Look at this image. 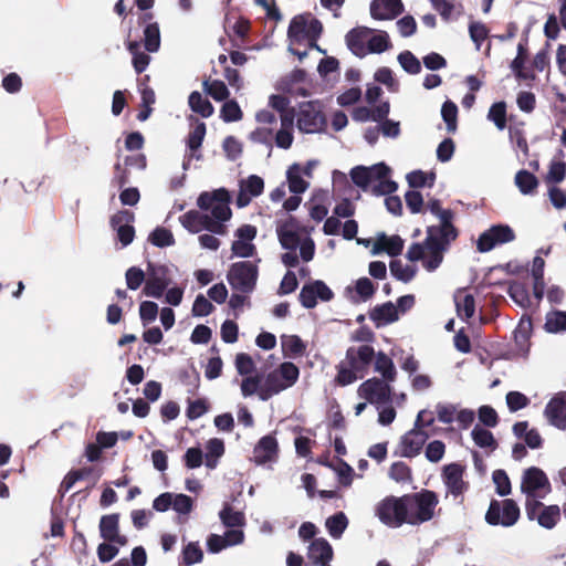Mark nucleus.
Returning <instances> with one entry per match:
<instances>
[{
    "label": "nucleus",
    "instance_id": "f257e3e1",
    "mask_svg": "<svg viewBox=\"0 0 566 566\" xmlns=\"http://www.w3.org/2000/svg\"><path fill=\"white\" fill-rule=\"evenodd\" d=\"M231 197L226 188H219L212 192L203 191L199 195L197 205L201 210L211 209L212 217L203 214L202 230L212 233L223 234L224 226L221 222L228 221L232 211L229 207Z\"/></svg>",
    "mask_w": 566,
    "mask_h": 566
},
{
    "label": "nucleus",
    "instance_id": "f03ea898",
    "mask_svg": "<svg viewBox=\"0 0 566 566\" xmlns=\"http://www.w3.org/2000/svg\"><path fill=\"white\" fill-rule=\"evenodd\" d=\"M405 501L409 511V525H420L431 521L439 504L438 494L428 489L405 494Z\"/></svg>",
    "mask_w": 566,
    "mask_h": 566
},
{
    "label": "nucleus",
    "instance_id": "7ed1b4c3",
    "mask_svg": "<svg viewBox=\"0 0 566 566\" xmlns=\"http://www.w3.org/2000/svg\"><path fill=\"white\" fill-rule=\"evenodd\" d=\"M375 514L382 524L392 528L409 524L410 521L405 495L386 496L376 505Z\"/></svg>",
    "mask_w": 566,
    "mask_h": 566
},
{
    "label": "nucleus",
    "instance_id": "20e7f679",
    "mask_svg": "<svg viewBox=\"0 0 566 566\" xmlns=\"http://www.w3.org/2000/svg\"><path fill=\"white\" fill-rule=\"evenodd\" d=\"M258 276L256 264L251 261H240L230 266L227 280L232 290L250 294L255 289Z\"/></svg>",
    "mask_w": 566,
    "mask_h": 566
},
{
    "label": "nucleus",
    "instance_id": "39448f33",
    "mask_svg": "<svg viewBox=\"0 0 566 566\" xmlns=\"http://www.w3.org/2000/svg\"><path fill=\"white\" fill-rule=\"evenodd\" d=\"M520 514V507L514 500L499 501L493 499L485 513V522L492 526L510 527L518 521Z\"/></svg>",
    "mask_w": 566,
    "mask_h": 566
},
{
    "label": "nucleus",
    "instance_id": "423d86ee",
    "mask_svg": "<svg viewBox=\"0 0 566 566\" xmlns=\"http://www.w3.org/2000/svg\"><path fill=\"white\" fill-rule=\"evenodd\" d=\"M326 117L317 102L310 101L300 105L297 127L306 134L323 132L326 127Z\"/></svg>",
    "mask_w": 566,
    "mask_h": 566
},
{
    "label": "nucleus",
    "instance_id": "0eeeda50",
    "mask_svg": "<svg viewBox=\"0 0 566 566\" xmlns=\"http://www.w3.org/2000/svg\"><path fill=\"white\" fill-rule=\"evenodd\" d=\"M454 240L449 235L443 237L434 232H427V238L424 239L427 256L424 255L422 260L424 269L430 272L438 269L443 261V253Z\"/></svg>",
    "mask_w": 566,
    "mask_h": 566
},
{
    "label": "nucleus",
    "instance_id": "6e6552de",
    "mask_svg": "<svg viewBox=\"0 0 566 566\" xmlns=\"http://www.w3.org/2000/svg\"><path fill=\"white\" fill-rule=\"evenodd\" d=\"M170 283L169 269L166 265L147 262V280L143 289L146 296L160 298Z\"/></svg>",
    "mask_w": 566,
    "mask_h": 566
},
{
    "label": "nucleus",
    "instance_id": "1a4fd4ad",
    "mask_svg": "<svg viewBox=\"0 0 566 566\" xmlns=\"http://www.w3.org/2000/svg\"><path fill=\"white\" fill-rule=\"evenodd\" d=\"M521 491L526 496L544 497L552 491V486L546 473L542 469L531 467L523 472Z\"/></svg>",
    "mask_w": 566,
    "mask_h": 566
},
{
    "label": "nucleus",
    "instance_id": "9d476101",
    "mask_svg": "<svg viewBox=\"0 0 566 566\" xmlns=\"http://www.w3.org/2000/svg\"><path fill=\"white\" fill-rule=\"evenodd\" d=\"M358 396L371 405H384L391 401V387L386 381L373 377L358 387Z\"/></svg>",
    "mask_w": 566,
    "mask_h": 566
},
{
    "label": "nucleus",
    "instance_id": "9b49d317",
    "mask_svg": "<svg viewBox=\"0 0 566 566\" xmlns=\"http://www.w3.org/2000/svg\"><path fill=\"white\" fill-rule=\"evenodd\" d=\"M515 240L513 229L507 224H495L482 232L476 242L480 252H489L499 244L509 243Z\"/></svg>",
    "mask_w": 566,
    "mask_h": 566
},
{
    "label": "nucleus",
    "instance_id": "f8f14e48",
    "mask_svg": "<svg viewBox=\"0 0 566 566\" xmlns=\"http://www.w3.org/2000/svg\"><path fill=\"white\" fill-rule=\"evenodd\" d=\"M390 171L386 164L379 163L370 167L356 166L350 170L349 175L357 187L367 191L376 179L388 177Z\"/></svg>",
    "mask_w": 566,
    "mask_h": 566
},
{
    "label": "nucleus",
    "instance_id": "ddd939ff",
    "mask_svg": "<svg viewBox=\"0 0 566 566\" xmlns=\"http://www.w3.org/2000/svg\"><path fill=\"white\" fill-rule=\"evenodd\" d=\"M428 208L433 214L439 217L440 224L428 227L427 232H434L442 234L443 237L449 235L451 239H457L459 231L452 223L454 217L453 211L450 209H442L440 200L438 199L429 200Z\"/></svg>",
    "mask_w": 566,
    "mask_h": 566
},
{
    "label": "nucleus",
    "instance_id": "4468645a",
    "mask_svg": "<svg viewBox=\"0 0 566 566\" xmlns=\"http://www.w3.org/2000/svg\"><path fill=\"white\" fill-rule=\"evenodd\" d=\"M334 296L332 290L323 281H314L303 285L298 300L303 307L314 308L317 304V298L327 302Z\"/></svg>",
    "mask_w": 566,
    "mask_h": 566
},
{
    "label": "nucleus",
    "instance_id": "2eb2a0df",
    "mask_svg": "<svg viewBox=\"0 0 566 566\" xmlns=\"http://www.w3.org/2000/svg\"><path fill=\"white\" fill-rule=\"evenodd\" d=\"M134 220L135 216L129 210H120L111 218V226L116 230L123 247L130 244L135 238Z\"/></svg>",
    "mask_w": 566,
    "mask_h": 566
},
{
    "label": "nucleus",
    "instance_id": "dca6fc26",
    "mask_svg": "<svg viewBox=\"0 0 566 566\" xmlns=\"http://www.w3.org/2000/svg\"><path fill=\"white\" fill-rule=\"evenodd\" d=\"M374 358L375 349L369 345L349 347L346 350V360L348 365L360 373V378H363L364 374L367 373Z\"/></svg>",
    "mask_w": 566,
    "mask_h": 566
},
{
    "label": "nucleus",
    "instance_id": "f3484780",
    "mask_svg": "<svg viewBox=\"0 0 566 566\" xmlns=\"http://www.w3.org/2000/svg\"><path fill=\"white\" fill-rule=\"evenodd\" d=\"M101 537L109 543L125 546L128 542L125 535L119 534V513L103 515L99 520Z\"/></svg>",
    "mask_w": 566,
    "mask_h": 566
},
{
    "label": "nucleus",
    "instance_id": "a211bd4d",
    "mask_svg": "<svg viewBox=\"0 0 566 566\" xmlns=\"http://www.w3.org/2000/svg\"><path fill=\"white\" fill-rule=\"evenodd\" d=\"M264 181L258 175H250L247 179L240 181V190L235 203L239 208L247 207L253 197L263 193Z\"/></svg>",
    "mask_w": 566,
    "mask_h": 566
},
{
    "label": "nucleus",
    "instance_id": "6ab92c4d",
    "mask_svg": "<svg viewBox=\"0 0 566 566\" xmlns=\"http://www.w3.org/2000/svg\"><path fill=\"white\" fill-rule=\"evenodd\" d=\"M428 438L429 434L424 430H409L401 437L400 455L405 458L417 457L421 452Z\"/></svg>",
    "mask_w": 566,
    "mask_h": 566
},
{
    "label": "nucleus",
    "instance_id": "aec40b11",
    "mask_svg": "<svg viewBox=\"0 0 566 566\" xmlns=\"http://www.w3.org/2000/svg\"><path fill=\"white\" fill-rule=\"evenodd\" d=\"M544 413L552 426L566 430V392L553 397Z\"/></svg>",
    "mask_w": 566,
    "mask_h": 566
},
{
    "label": "nucleus",
    "instance_id": "412c9836",
    "mask_svg": "<svg viewBox=\"0 0 566 566\" xmlns=\"http://www.w3.org/2000/svg\"><path fill=\"white\" fill-rule=\"evenodd\" d=\"M334 552L327 539L319 537L314 538L307 551V558L314 566H329Z\"/></svg>",
    "mask_w": 566,
    "mask_h": 566
},
{
    "label": "nucleus",
    "instance_id": "4be33fe9",
    "mask_svg": "<svg viewBox=\"0 0 566 566\" xmlns=\"http://www.w3.org/2000/svg\"><path fill=\"white\" fill-rule=\"evenodd\" d=\"M464 468L459 463H450L443 468V482L448 491L454 495H461L468 488L463 481Z\"/></svg>",
    "mask_w": 566,
    "mask_h": 566
},
{
    "label": "nucleus",
    "instance_id": "5701e85b",
    "mask_svg": "<svg viewBox=\"0 0 566 566\" xmlns=\"http://www.w3.org/2000/svg\"><path fill=\"white\" fill-rule=\"evenodd\" d=\"M403 11L401 0H373L370 15L375 20H392Z\"/></svg>",
    "mask_w": 566,
    "mask_h": 566
},
{
    "label": "nucleus",
    "instance_id": "b1692460",
    "mask_svg": "<svg viewBox=\"0 0 566 566\" xmlns=\"http://www.w3.org/2000/svg\"><path fill=\"white\" fill-rule=\"evenodd\" d=\"M279 443L274 436L262 437L253 449V459L256 464H265L277 458Z\"/></svg>",
    "mask_w": 566,
    "mask_h": 566
},
{
    "label": "nucleus",
    "instance_id": "393cba45",
    "mask_svg": "<svg viewBox=\"0 0 566 566\" xmlns=\"http://www.w3.org/2000/svg\"><path fill=\"white\" fill-rule=\"evenodd\" d=\"M296 228L297 221L292 216H290L282 224L277 226L276 233L283 249L295 251L300 245L301 238L295 230Z\"/></svg>",
    "mask_w": 566,
    "mask_h": 566
},
{
    "label": "nucleus",
    "instance_id": "a878e982",
    "mask_svg": "<svg viewBox=\"0 0 566 566\" xmlns=\"http://www.w3.org/2000/svg\"><path fill=\"white\" fill-rule=\"evenodd\" d=\"M532 333L533 323L530 317L522 318L513 332V338L517 353L523 357L528 355Z\"/></svg>",
    "mask_w": 566,
    "mask_h": 566
},
{
    "label": "nucleus",
    "instance_id": "bb28decb",
    "mask_svg": "<svg viewBox=\"0 0 566 566\" xmlns=\"http://www.w3.org/2000/svg\"><path fill=\"white\" fill-rule=\"evenodd\" d=\"M371 33L373 30L367 27H357L346 34V44L354 55L358 57L366 55V41Z\"/></svg>",
    "mask_w": 566,
    "mask_h": 566
},
{
    "label": "nucleus",
    "instance_id": "cd10ccee",
    "mask_svg": "<svg viewBox=\"0 0 566 566\" xmlns=\"http://www.w3.org/2000/svg\"><path fill=\"white\" fill-rule=\"evenodd\" d=\"M369 317L377 327L391 324L399 318L398 308L391 302H386L384 304L376 305L369 312Z\"/></svg>",
    "mask_w": 566,
    "mask_h": 566
},
{
    "label": "nucleus",
    "instance_id": "c85d7f7f",
    "mask_svg": "<svg viewBox=\"0 0 566 566\" xmlns=\"http://www.w3.org/2000/svg\"><path fill=\"white\" fill-rule=\"evenodd\" d=\"M281 348L284 357L296 358L306 353L307 345L298 335H281Z\"/></svg>",
    "mask_w": 566,
    "mask_h": 566
},
{
    "label": "nucleus",
    "instance_id": "c756f323",
    "mask_svg": "<svg viewBox=\"0 0 566 566\" xmlns=\"http://www.w3.org/2000/svg\"><path fill=\"white\" fill-rule=\"evenodd\" d=\"M285 389H287L286 385L275 369L266 375L264 386L259 390V397L261 400H268Z\"/></svg>",
    "mask_w": 566,
    "mask_h": 566
},
{
    "label": "nucleus",
    "instance_id": "7c9ffc66",
    "mask_svg": "<svg viewBox=\"0 0 566 566\" xmlns=\"http://www.w3.org/2000/svg\"><path fill=\"white\" fill-rule=\"evenodd\" d=\"M206 132V124L203 122H198L195 128L190 130V133L188 134L186 143L187 147L191 151L190 158H196L198 160L202 158V155L198 153V150L200 149L203 143Z\"/></svg>",
    "mask_w": 566,
    "mask_h": 566
},
{
    "label": "nucleus",
    "instance_id": "2f4dec72",
    "mask_svg": "<svg viewBox=\"0 0 566 566\" xmlns=\"http://www.w3.org/2000/svg\"><path fill=\"white\" fill-rule=\"evenodd\" d=\"M402 249L403 240L399 235L387 237L386 234H382L375 243L374 253L385 251L390 256H397L401 254Z\"/></svg>",
    "mask_w": 566,
    "mask_h": 566
},
{
    "label": "nucleus",
    "instance_id": "473e14b6",
    "mask_svg": "<svg viewBox=\"0 0 566 566\" xmlns=\"http://www.w3.org/2000/svg\"><path fill=\"white\" fill-rule=\"evenodd\" d=\"M457 313L462 319H470L475 313V300L472 294L459 292L454 295Z\"/></svg>",
    "mask_w": 566,
    "mask_h": 566
},
{
    "label": "nucleus",
    "instance_id": "72a5a7b5",
    "mask_svg": "<svg viewBox=\"0 0 566 566\" xmlns=\"http://www.w3.org/2000/svg\"><path fill=\"white\" fill-rule=\"evenodd\" d=\"M537 177L528 170H518L515 175V185L523 195H534L538 187Z\"/></svg>",
    "mask_w": 566,
    "mask_h": 566
},
{
    "label": "nucleus",
    "instance_id": "f704fd0d",
    "mask_svg": "<svg viewBox=\"0 0 566 566\" xmlns=\"http://www.w3.org/2000/svg\"><path fill=\"white\" fill-rule=\"evenodd\" d=\"M286 179L289 189L294 195L303 193L308 188V182L301 177V166L296 163L289 167Z\"/></svg>",
    "mask_w": 566,
    "mask_h": 566
},
{
    "label": "nucleus",
    "instance_id": "c9c22d12",
    "mask_svg": "<svg viewBox=\"0 0 566 566\" xmlns=\"http://www.w3.org/2000/svg\"><path fill=\"white\" fill-rule=\"evenodd\" d=\"M375 370L384 377L386 381H394L397 375L394 361L384 352L375 353Z\"/></svg>",
    "mask_w": 566,
    "mask_h": 566
},
{
    "label": "nucleus",
    "instance_id": "e433bc0d",
    "mask_svg": "<svg viewBox=\"0 0 566 566\" xmlns=\"http://www.w3.org/2000/svg\"><path fill=\"white\" fill-rule=\"evenodd\" d=\"M544 329L551 334L566 331V311H551L546 314Z\"/></svg>",
    "mask_w": 566,
    "mask_h": 566
},
{
    "label": "nucleus",
    "instance_id": "4c0bfd02",
    "mask_svg": "<svg viewBox=\"0 0 566 566\" xmlns=\"http://www.w3.org/2000/svg\"><path fill=\"white\" fill-rule=\"evenodd\" d=\"M307 18L304 14L295 15L289 25L287 38L291 42L301 43L305 40Z\"/></svg>",
    "mask_w": 566,
    "mask_h": 566
},
{
    "label": "nucleus",
    "instance_id": "58836bf2",
    "mask_svg": "<svg viewBox=\"0 0 566 566\" xmlns=\"http://www.w3.org/2000/svg\"><path fill=\"white\" fill-rule=\"evenodd\" d=\"M190 108L201 115L202 117H210L213 114V106L208 98L203 97L201 93L195 91L189 95L188 99Z\"/></svg>",
    "mask_w": 566,
    "mask_h": 566
},
{
    "label": "nucleus",
    "instance_id": "ea45409f",
    "mask_svg": "<svg viewBox=\"0 0 566 566\" xmlns=\"http://www.w3.org/2000/svg\"><path fill=\"white\" fill-rule=\"evenodd\" d=\"M219 517L227 527H240L245 523L244 514L240 511H234L230 504H224L219 513Z\"/></svg>",
    "mask_w": 566,
    "mask_h": 566
},
{
    "label": "nucleus",
    "instance_id": "a19ab883",
    "mask_svg": "<svg viewBox=\"0 0 566 566\" xmlns=\"http://www.w3.org/2000/svg\"><path fill=\"white\" fill-rule=\"evenodd\" d=\"M348 525V518L343 512H338L326 520L325 526L333 538H339Z\"/></svg>",
    "mask_w": 566,
    "mask_h": 566
},
{
    "label": "nucleus",
    "instance_id": "79ce46f5",
    "mask_svg": "<svg viewBox=\"0 0 566 566\" xmlns=\"http://www.w3.org/2000/svg\"><path fill=\"white\" fill-rule=\"evenodd\" d=\"M202 85L205 92L217 102L227 101L230 95L227 85L220 80H205Z\"/></svg>",
    "mask_w": 566,
    "mask_h": 566
},
{
    "label": "nucleus",
    "instance_id": "37998d69",
    "mask_svg": "<svg viewBox=\"0 0 566 566\" xmlns=\"http://www.w3.org/2000/svg\"><path fill=\"white\" fill-rule=\"evenodd\" d=\"M144 45L148 52H157L160 48V31L157 22L148 23L144 29Z\"/></svg>",
    "mask_w": 566,
    "mask_h": 566
},
{
    "label": "nucleus",
    "instance_id": "c03bdc74",
    "mask_svg": "<svg viewBox=\"0 0 566 566\" xmlns=\"http://www.w3.org/2000/svg\"><path fill=\"white\" fill-rule=\"evenodd\" d=\"M560 520V510L558 505H543V510L537 516V522L541 526L551 530Z\"/></svg>",
    "mask_w": 566,
    "mask_h": 566
},
{
    "label": "nucleus",
    "instance_id": "a18cd8bd",
    "mask_svg": "<svg viewBox=\"0 0 566 566\" xmlns=\"http://www.w3.org/2000/svg\"><path fill=\"white\" fill-rule=\"evenodd\" d=\"M148 241L158 248L171 247L176 242L172 232L164 227H157L149 234Z\"/></svg>",
    "mask_w": 566,
    "mask_h": 566
},
{
    "label": "nucleus",
    "instance_id": "49530a36",
    "mask_svg": "<svg viewBox=\"0 0 566 566\" xmlns=\"http://www.w3.org/2000/svg\"><path fill=\"white\" fill-rule=\"evenodd\" d=\"M203 213L197 210H189L179 217V221L184 228L192 233H198L202 230Z\"/></svg>",
    "mask_w": 566,
    "mask_h": 566
},
{
    "label": "nucleus",
    "instance_id": "de8ad7c7",
    "mask_svg": "<svg viewBox=\"0 0 566 566\" xmlns=\"http://www.w3.org/2000/svg\"><path fill=\"white\" fill-rule=\"evenodd\" d=\"M471 436L474 443L480 448H491L494 450L497 447V442L494 439L493 433L488 429L475 426L471 432Z\"/></svg>",
    "mask_w": 566,
    "mask_h": 566
},
{
    "label": "nucleus",
    "instance_id": "09e8293b",
    "mask_svg": "<svg viewBox=\"0 0 566 566\" xmlns=\"http://www.w3.org/2000/svg\"><path fill=\"white\" fill-rule=\"evenodd\" d=\"M286 388L292 387L300 377L298 367L292 361H284L276 368Z\"/></svg>",
    "mask_w": 566,
    "mask_h": 566
},
{
    "label": "nucleus",
    "instance_id": "8fccbe9b",
    "mask_svg": "<svg viewBox=\"0 0 566 566\" xmlns=\"http://www.w3.org/2000/svg\"><path fill=\"white\" fill-rule=\"evenodd\" d=\"M391 274L399 281L410 282L416 275L417 270L410 265H403L400 260H392L389 264Z\"/></svg>",
    "mask_w": 566,
    "mask_h": 566
},
{
    "label": "nucleus",
    "instance_id": "3c124183",
    "mask_svg": "<svg viewBox=\"0 0 566 566\" xmlns=\"http://www.w3.org/2000/svg\"><path fill=\"white\" fill-rule=\"evenodd\" d=\"M179 379L181 384L186 387L188 394H197V391L200 388V374L196 368H192L190 370H181L179 374Z\"/></svg>",
    "mask_w": 566,
    "mask_h": 566
},
{
    "label": "nucleus",
    "instance_id": "603ef678",
    "mask_svg": "<svg viewBox=\"0 0 566 566\" xmlns=\"http://www.w3.org/2000/svg\"><path fill=\"white\" fill-rule=\"evenodd\" d=\"M220 117L226 123L238 122L242 119L243 112L234 99L226 101L220 109Z\"/></svg>",
    "mask_w": 566,
    "mask_h": 566
},
{
    "label": "nucleus",
    "instance_id": "864d4df0",
    "mask_svg": "<svg viewBox=\"0 0 566 566\" xmlns=\"http://www.w3.org/2000/svg\"><path fill=\"white\" fill-rule=\"evenodd\" d=\"M441 116L447 124L448 132L454 133L458 125V106L452 101H446L441 107Z\"/></svg>",
    "mask_w": 566,
    "mask_h": 566
},
{
    "label": "nucleus",
    "instance_id": "5fc2aeb1",
    "mask_svg": "<svg viewBox=\"0 0 566 566\" xmlns=\"http://www.w3.org/2000/svg\"><path fill=\"white\" fill-rule=\"evenodd\" d=\"M492 480L495 484V491L500 496H506L512 492V485L507 473L497 469L492 474Z\"/></svg>",
    "mask_w": 566,
    "mask_h": 566
},
{
    "label": "nucleus",
    "instance_id": "6e6d98bb",
    "mask_svg": "<svg viewBox=\"0 0 566 566\" xmlns=\"http://www.w3.org/2000/svg\"><path fill=\"white\" fill-rule=\"evenodd\" d=\"M488 118L492 120L499 129H504L506 126L505 102L494 103L489 109Z\"/></svg>",
    "mask_w": 566,
    "mask_h": 566
},
{
    "label": "nucleus",
    "instance_id": "4d7b16f0",
    "mask_svg": "<svg viewBox=\"0 0 566 566\" xmlns=\"http://www.w3.org/2000/svg\"><path fill=\"white\" fill-rule=\"evenodd\" d=\"M398 62L409 74L416 75L421 72L420 61L410 51H403L398 55Z\"/></svg>",
    "mask_w": 566,
    "mask_h": 566
},
{
    "label": "nucleus",
    "instance_id": "13d9d810",
    "mask_svg": "<svg viewBox=\"0 0 566 566\" xmlns=\"http://www.w3.org/2000/svg\"><path fill=\"white\" fill-rule=\"evenodd\" d=\"M203 558V552L197 542H190L182 549V563L186 566L200 563Z\"/></svg>",
    "mask_w": 566,
    "mask_h": 566
},
{
    "label": "nucleus",
    "instance_id": "bf43d9fd",
    "mask_svg": "<svg viewBox=\"0 0 566 566\" xmlns=\"http://www.w3.org/2000/svg\"><path fill=\"white\" fill-rule=\"evenodd\" d=\"M407 181L411 188H421L428 185L432 187L434 181V174L429 176L422 170H415L407 175Z\"/></svg>",
    "mask_w": 566,
    "mask_h": 566
},
{
    "label": "nucleus",
    "instance_id": "052dcab7",
    "mask_svg": "<svg viewBox=\"0 0 566 566\" xmlns=\"http://www.w3.org/2000/svg\"><path fill=\"white\" fill-rule=\"evenodd\" d=\"M125 280L127 287L135 291L139 289L144 282L146 283L147 279L145 272L140 268L130 266L126 270Z\"/></svg>",
    "mask_w": 566,
    "mask_h": 566
},
{
    "label": "nucleus",
    "instance_id": "680f3d73",
    "mask_svg": "<svg viewBox=\"0 0 566 566\" xmlns=\"http://www.w3.org/2000/svg\"><path fill=\"white\" fill-rule=\"evenodd\" d=\"M389 476L396 482L411 481V469L405 462H394L389 469Z\"/></svg>",
    "mask_w": 566,
    "mask_h": 566
},
{
    "label": "nucleus",
    "instance_id": "e2e57ef3",
    "mask_svg": "<svg viewBox=\"0 0 566 566\" xmlns=\"http://www.w3.org/2000/svg\"><path fill=\"white\" fill-rule=\"evenodd\" d=\"M358 374L360 373L350 367L349 365L348 367H346L343 364H339L337 366V375L335 380L339 386H348L358 378Z\"/></svg>",
    "mask_w": 566,
    "mask_h": 566
},
{
    "label": "nucleus",
    "instance_id": "0e129e2a",
    "mask_svg": "<svg viewBox=\"0 0 566 566\" xmlns=\"http://www.w3.org/2000/svg\"><path fill=\"white\" fill-rule=\"evenodd\" d=\"M509 295L522 307L530 305V297L527 289L521 283H513L509 287Z\"/></svg>",
    "mask_w": 566,
    "mask_h": 566
},
{
    "label": "nucleus",
    "instance_id": "69168bd1",
    "mask_svg": "<svg viewBox=\"0 0 566 566\" xmlns=\"http://www.w3.org/2000/svg\"><path fill=\"white\" fill-rule=\"evenodd\" d=\"M158 305L151 301H144L139 305V316L143 325H148L156 319Z\"/></svg>",
    "mask_w": 566,
    "mask_h": 566
},
{
    "label": "nucleus",
    "instance_id": "338daca9",
    "mask_svg": "<svg viewBox=\"0 0 566 566\" xmlns=\"http://www.w3.org/2000/svg\"><path fill=\"white\" fill-rule=\"evenodd\" d=\"M367 44L368 51L371 53H381L387 51L391 46L388 34L386 32L373 35L368 40Z\"/></svg>",
    "mask_w": 566,
    "mask_h": 566
},
{
    "label": "nucleus",
    "instance_id": "774afa93",
    "mask_svg": "<svg viewBox=\"0 0 566 566\" xmlns=\"http://www.w3.org/2000/svg\"><path fill=\"white\" fill-rule=\"evenodd\" d=\"M566 177V163L565 161H552L546 176L547 182H562Z\"/></svg>",
    "mask_w": 566,
    "mask_h": 566
}]
</instances>
